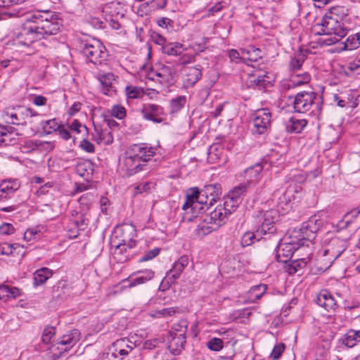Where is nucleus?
I'll list each match as a JSON object with an SVG mask.
<instances>
[{"label":"nucleus","instance_id":"13","mask_svg":"<svg viewBox=\"0 0 360 360\" xmlns=\"http://www.w3.org/2000/svg\"><path fill=\"white\" fill-rule=\"evenodd\" d=\"M141 114L144 119L154 123H161L164 121L162 117L165 115L164 109L162 106L157 104L149 103L144 105L141 109Z\"/></svg>","mask_w":360,"mask_h":360},{"label":"nucleus","instance_id":"11","mask_svg":"<svg viewBox=\"0 0 360 360\" xmlns=\"http://www.w3.org/2000/svg\"><path fill=\"white\" fill-rule=\"evenodd\" d=\"M188 257L183 255L174 263L172 268L167 273L166 277L161 282L160 288H162V290L168 288L170 285L175 283L176 280L180 277L185 267L188 264Z\"/></svg>","mask_w":360,"mask_h":360},{"label":"nucleus","instance_id":"19","mask_svg":"<svg viewBox=\"0 0 360 360\" xmlns=\"http://www.w3.org/2000/svg\"><path fill=\"white\" fill-rule=\"evenodd\" d=\"M307 250V255L305 257L296 258L292 264L289 266L288 272L289 274H295L300 269H303L306 266L307 263L310 260V256L311 255V248L309 244H307L306 247L304 250Z\"/></svg>","mask_w":360,"mask_h":360},{"label":"nucleus","instance_id":"38","mask_svg":"<svg viewBox=\"0 0 360 360\" xmlns=\"http://www.w3.org/2000/svg\"><path fill=\"white\" fill-rule=\"evenodd\" d=\"M332 256H329L325 253L323 250V255H320L317 259V266L319 270L323 271L327 270L334 262L335 259H330Z\"/></svg>","mask_w":360,"mask_h":360},{"label":"nucleus","instance_id":"44","mask_svg":"<svg viewBox=\"0 0 360 360\" xmlns=\"http://www.w3.org/2000/svg\"><path fill=\"white\" fill-rule=\"evenodd\" d=\"M0 292L2 295L12 298H16L20 295V290L16 287H10L8 285H0Z\"/></svg>","mask_w":360,"mask_h":360},{"label":"nucleus","instance_id":"9","mask_svg":"<svg viewBox=\"0 0 360 360\" xmlns=\"http://www.w3.org/2000/svg\"><path fill=\"white\" fill-rule=\"evenodd\" d=\"M37 115L38 114L33 109L21 105L7 108L4 111L7 122L16 125H25L28 117Z\"/></svg>","mask_w":360,"mask_h":360},{"label":"nucleus","instance_id":"26","mask_svg":"<svg viewBox=\"0 0 360 360\" xmlns=\"http://www.w3.org/2000/svg\"><path fill=\"white\" fill-rule=\"evenodd\" d=\"M185 72L184 83L187 86L194 85L202 77L201 70L195 67H188Z\"/></svg>","mask_w":360,"mask_h":360},{"label":"nucleus","instance_id":"31","mask_svg":"<svg viewBox=\"0 0 360 360\" xmlns=\"http://www.w3.org/2000/svg\"><path fill=\"white\" fill-rule=\"evenodd\" d=\"M360 342V330H349L344 335L342 343L348 347H353Z\"/></svg>","mask_w":360,"mask_h":360},{"label":"nucleus","instance_id":"32","mask_svg":"<svg viewBox=\"0 0 360 360\" xmlns=\"http://www.w3.org/2000/svg\"><path fill=\"white\" fill-rule=\"evenodd\" d=\"M250 186V182H247L245 184H240L238 186L234 187L231 191H229L228 196L231 198V199H233L239 202H240V198L243 195L248 192Z\"/></svg>","mask_w":360,"mask_h":360},{"label":"nucleus","instance_id":"28","mask_svg":"<svg viewBox=\"0 0 360 360\" xmlns=\"http://www.w3.org/2000/svg\"><path fill=\"white\" fill-rule=\"evenodd\" d=\"M52 275L53 271L46 267L37 270L33 275L34 285L39 286L43 285Z\"/></svg>","mask_w":360,"mask_h":360},{"label":"nucleus","instance_id":"41","mask_svg":"<svg viewBox=\"0 0 360 360\" xmlns=\"http://www.w3.org/2000/svg\"><path fill=\"white\" fill-rule=\"evenodd\" d=\"M68 127L72 131L76 132L78 134H82L84 136H87L89 134V129L78 120H74Z\"/></svg>","mask_w":360,"mask_h":360},{"label":"nucleus","instance_id":"37","mask_svg":"<svg viewBox=\"0 0 360 360\" xmlns=\"http://www.w3.org/2000/svg\"><path fill=\"white\" fill-rule=\"evenodd\" d=\"M262 238V235H257V229L255 232L248 231L241 238L240 243L243 247L249 246L253 244L255 240L259 241Z\"/></svg>","mask_w":360,"mask_h":360},{"label":"nucleus","instance_id":"17","mask_svg":"<svg viewBox=\"0 0 360 360\" xmlns=\"http://www.w3.org/2000/svg\"><path fill=\"white\" fill-rule=\"evenodd\" d=\"M129 151H130L131 154L134 156L136 159H138V161L141 163L147 162L155 154V152L151 147L148 148L144 144H134Z\"/></svg>","mask_w":360,"mask_h":360},{"label":"nucleus","instance_id":"40","mask_svg":"<svg viewBox=\"0 0 360 360\" xmlns=\"http://www.w3.org/2000/svg\"><path fill=\"white\" fill-rule=\"evenodd\" d=\"M360 46V32L350 35L345 43V49L347 50H354Z\"/></svg>","mask_w":360,"mask_h":360},{"label":"nucleus","instance_id":"60","mask_svg":"<svg viewBox=\"0 0 360 360\" xmlns=\"http://www.w3.org/2000/svg\"><path fill=\"white\" fill-rule=\"evenodd\" d=\"M15 229L11 224L4 223L0 226V234L11 235L13 233Z\"/></svg>","mask_w":360,"mask_h":360},{"label":"nucleus","instance_id":"53","mask_svg":"<svg viewBox=\"0 0 360 360\" xmlns=\"http://www.w3.org/2000/svg\"><path fill=\"white\" fill-rule=\"evenodd\" d=\"M112 116L122 120L126 116V110L121 105H115L111 110Z\"/></svg>","mask_w":360,"mask_h":360},{"label":"nucleus","instance_id":"34","mask_svg":"<svg viewBox=\"0 0 360 360\" xmlns=\"http://www.w3.org/2000/svg\"><path fill=\"white\" fill-rule=\"evenodd\" d=\"M311 79L310 75L305 72L302 74H297L292 75L289 81L288 86L291 87H295L301 86L304 84L309 82Z\"/></svg>","mask_w":360,"mask_h":360},{"label":"nucleus","instance_id":"39","mask_svg":"<svg viewBox=\"0 0 360 360\" xmlns=\"http://www.w3.org/2000/svg\"><path fill=\"white\" fill-rule=\"evenodd\" d=\"M188 328V322L186 320H180L178 323H175L172 327V330L170 331L171 334L186 337Z\"/></svg>","mask_w":360,"mask_h":360},{"label":"nucleus","instance_id":"33","mask_svg":"<svg viewBox=\"0 0 360 360\" xmlns=\"http://www.w3.org/2000/svg\"><path fill=\"white\" fill-rule=\"evenodd\" d=\"M267 289L266 285L260 284L252 286L248 292V297L252 302H256L266 292Z\"/></svg>","mask_w":360,"mask_h":360},{"label":"nucleus","instance_id":"45","mask_svg":"<svg viewBox=\"0 0 360 360\" xmlns=\"http://www.w3.org/2000/svg\"><path fill=\"white\" fill-rule=\"evenodd\" d=\"M41 124L44 131L47 134H50L53 131H57L59 127L60 126V124L58 123L56 119L43 121L41 122Z\"/></svg>","mask_w":360,"mask_h":360},{"label":"nucleus","instance_id":"47","mask_svg":"<svg viewBox=\"0 0 360 360\" xmlns=\"http://www.w3.org/2000/svg\"><path fill=\"white\" fill-rule=\"evenodd\" d=\"M243 54H248V57L246 58L250 61H257L258 58H261L262 57L259 56L261 50L259 49L255 48L254 46L250 47L249 49H242Z\"/></svg>","mask_w":360,"mask_h":360},{"label":"nucleus","instance_id":"8","mask_svg":"<svg viewBox=\"0 0 360 360\" xmlns=\"http://www.w3.org/2000/svg\"><path fill=\"white\" fill-rule=\"evenodd\" d=\"M135 347V343L128 338L117 340L109 348V352L103 355L101 360H122Z\"/></svg>","mask_w":360,"mask_h":360},{"label":"nucleus","instance_id":"42","mask_svg":"<svg viewBox=\"0 0 360 360\" xmlns=\"http://www.w3.org/2000/svg\"><path fill=\"white\" fill-rule=\"evenodd\" d=\"M186 103V97L185 96H179L173 98L170 101L171 112L175 113L179 112L184 107Z\"/></svg>","mask_w":360,"mask_h":360},{"label":"nucleus","instance_id":"23","mask_svg":"<svg viewBox=\"0 0 360 360\" xmlns=\"http://www.w3.org/2000/svg\"><path fill=\"white\" fill-rule=\"evenodd\" d=\"M124 165L127 170L129 172L130 175L143 170V167L146 166L145 163H141L138 161V159H136L129 150L127 152V157L124 159Z\"/></svg>","mask_w":360,"mask_h":360},{"label":"nucleus","instance_id":"1","mask_svg":"<svg viewBox=\"0 0 360 360\" xmlns=\"http://www.w3.org/2000/svg\"><path fill=\"white\" fill-rule=\"evenodd\" d=\"M321 220L310 218L302 224L298 230H293L289 237L279 243L276 248V259L278 262L285 263L294 255L300 256V252L307 244L311 243L321 226Z\"/></svg>","mask_w":360,"mask_h":360},{"label":"nucleus","instance_id":"7","mask_svg":"<svg viewBox=\"0 0 360 360\" xmlns=\"http://www.w3.org/2000/svg\"><path fill=\"white\" fill-rule=\"evenodd\" d=\"M259 226L257 229V235H271L276 232V222L279 219L278 210L272 209L265 212H260L257 216Z\"/></svg>","mask_w":360,"mask_h":360},{"label":"nucleus","instance_id":"62","mask_svg":"<svg viewBox=\"0 0 360 360\" xmlns=\"http://www.w3.org/2000/svg\"><path fill=\"white\" fill-rule=\"evenodd\" d=\"M94 195L91 193H87L82 195L78 201L81 205H88L94 200Z\"/></svg>","mask_w":360,"mask_h":360},{"label":"nucleus","instance_id":"12","mask_svg":"<svg viewBox=\"0 0 360 360\" xmlns=\"http://www.w3.org/2000/svg\"><path fill=\"white\" fill-rule=\"evenodd\" d=\"M271 112L267 108L257 110L252 120V132L257 134H265L271 124Z\"/></svg>","mask_w":360,"mask_h":360},{"label":"nucleus","instance_id":"5","mask_svg":"<svg viewBox=\"0 0 360 360\" xmlns=\"http://www.w3.org/2000/svg\"><path fill=\"white\" fill-rule=\"evenodd\" d=\"M77 48L88 61L95 65H101L107 60V50L98 39H80L77 42Z\"/></svg>","mask_w":360,"mask_h":360},{"label":"nucleus","instance_id":"61","mask_svg":"<svg viewBox=\"0 0 360 360\" xmlns=\"http://www.w3.org/2000/svg\"><path fill=\"white\" fill-rule=\"evenodd\" d=\"M345 310L352 312L354 310H358V313L354 314L355 317L360 316V302H353L352 303H347L345 307Z\"/></svg>","mask_w":360,"mask_h":360},{"label":"nucleus","instance_id":"43","mask_svg":"<svg viewBox=\"0 0 360 360\" xmlns=\"http://www.w3.org/2000/svg\"><path fill=\"white\" fill-rule=\"evenodd\" d=\"M125 94L129 98L136 99L143 96L144 91L141 87L130 85L125 88Z\"/></svg>","mask_w":360,"mask_h":360},{"label":"nucleus","instance_id":"20","mask_svg":"<svg viewBox=\"0 0 360 360\" xmlns=\"http://www.w3.org/2000/svg\"><path fill=\"white\" fill-rule=\"evenodd\" d=\"M308 122L305 119H297L295 117L285 122V130L288 133H300L307 126Z\"/></svg>","mask_w":360,"mask_h":360},{"label":"nucleus","instance_id":"29","mask_svg":"<svg viewBox=\"0 0 360 360\" xmlns=\"http://www.w3.org/2000/svg\"><path fill=\"white\" fill-rule=\"evenodd\" d=\"M292 190L290 188L286 189L285 191L278 189L275 191L272 195L274 200L277 199V203L278 206L283 208V205H287L292 199V195L291 193Z\"/></svg>","mask_w":360,"mask_h":360},{"label":"nucleus","instance_id":"49","mask_svg":"<svg viewBox=\"0 0 360 360\" xmlns=\"http://www.w3.org/2000/svg\"><path fill=\"white\" fill-rule=\"evenodd\" d=\"M285 348V345L283 342L276 345L270 354L269 358L272 360H278L284 352Z\"/></svg>","mask_w":360,"mask_h":360},{"label":"nucleus","instance_id":"50","mask_svg":"<svg viewBox=\"0 0 360 360\" xmlns=\"http://www.w3.org/2000/svg\"><path fill=\"white\" fill-rule=\"evenodd\" d=\"M155 186V184L150 181H145L137 185L134 188L135 194H140L143 192H148Z\"/></svg>","mask_w":360,"mask_h":360},{"label":"nucleus","instance_id":"10","mask_svg":"<svg viewBox=\"0 0 360 360\" xmlns=\"http://www.w3.org/2000/svg\"><path fill=\"white\" fill-rule=\"evenodd\" d=\"M115 238L112 243H123L127 245L130 250L136 246V242L134 238L136 235V230L134 226L129 224H124L116 226L114 231Z\"/></svg>","mask_w":360,"mask_h":360},{"label":"nucleus","instance_id":"57","mask_svg":"<svg viewBox=\"0 0 360 360\" xmlns=\"http://www.w3.org/2000/svg\"><path fill=\"white\" fill-rule=\"evenodd\" d=\"M18 244H9L7 243L0 244V254L9 255L13 253V249H15V247L18 246Z\"/></svg>","mask_w":360,"mask_h":360},{"label":"nucleus","instance_id":"2","mask_svg":"<svg viewBox=\"0 0 360 360\" xmlns=\"http://www.w3.org/2000/svg\"><path fill=\"white\" fill-rule=\"evenodd\" d=\"M60 27L58 15L50 11H37L27 19L21 36L27 35L29 43L56 34Z\"/></svg>","mask_w":360,"mask_h":360},{"label":"nucleus","instance_id":"24","mask_svg":"<svg viewBox=\"0 0 360 360\" xmlns=\"http://www.w3.org/2000/svg\"><path fill=\"white\" fill-rule=\"evenodd\" d=\"M20 188L17 180L4 181L0 184V200L6 199Z\"/></svg>","mask_w":360,"mask_h":360},{"label":"nucleus","instance_id":"22","mask_svg":"<svg viewBox=\"0 0 360 360\" xmlns=\"http://www.w3.org/2000/svg\"><path fill=\"white\" fill-rule=\"evenodd\" d=\"M186 337L170 333L168 338V349L174 355L179 354L184 347Z\"/></svg>","mask_w":360,"mask_h":360},{"label":"nucleus","instance_id":"18","mask_svg":"<svg viewBox=\"0 0 360 360\" xmlns=\"http://www.w3.org/2000/svg\"><path fill=\"white\" fill-rule=\"evenodd\" d=\"M80 333L78 330L74 329L68 334L64 335L57 340V345L65 346L64 351L67 352L71 349L79 340ZM63 349V348H61Z\"/></svg>","mask_w":360,"mask_h":360},{"label":"nucleus","instance_id":"30","mask_svg":"<svg viewBox=\"0 0 360 360\" xmlns=\"http://www.w3.org/2000/svg\"><path fill=\"white\" fill-rule=\"evenodd\" d=\"M214 202H216L221 194V187L218 184L206 185L201 189Z\"/></svg>","mask_w":360,"mask_h":360},{"label":"nucleus","instance_id":"6","mask_svg":"<svg viewBox=\"0 0 360 360\" xmlns=\"http://www.w3.org/2000/svg\"><path fill=\"white\" fill-rule=\"evenodd\" d=\"M295 112L314 115L318 118L322 111V101L317 98V94L314 91H301L297 93L292 103Z\"/></svg>","mask_w":360,"mask_h":360},{"label":"nucleus","instance_id":"55","mask_svg":"<svg viewBox=\"0 0 360 360\" xmlns=\"http://www.w3.org/2000/svg\"><path fill=\"white\" fill-rule=\"evenodd\" d=\"M160 252V249L155 248L153 250H150L146 252L141 258L139 259V262H145L149 260L153 259L155 257H157Z\"/></svg>","mask_w":360,"mask_h":360},{"label":"nucleus","instance_id":"51","mask_svg":"<svg viewBox=\"0 0 360 360\" xmlns=\"http://www.w3.org/2000/svg\"><path fill=\"white\" fill-rule=\"evenodd\" d=\"M224 342L220 338H213L207 342V347L212 351L219 352L223 348Z\"/></svg>","mask_w":360,"mask_h":360},{"label":"nucleus","instance_id":"63","mask_svg":"<svg viewBox=\"0 0 360 360\" xmlns=\"http://www.w3.org/2000/svg\"><path fill=\"white\" fill-rule=\"evenodd\" d=\"M58 134L64 140H69L71 138V134L70 132L69 127L66 128L64 125L60 124L58 129L57 130Z\"/></svg>","mask_w":360,"mask_h":360},{"label":"nucleus","instance_id":"36","mask_svg":"<svg viewBox=\"0 0 360 360\" xmlns=\"http://www.w3.org/2000/svg\"><path fill=\"white\" fill-rule=\"evenodd\" d=\"M164 53L168 56H179L183 52V45L180 43H169L162 47Z\"/></svg>","mask_w":360,"mask_h":360},{"label":"nucleus","instance_id":"56","mask_svg":"<svg viewBox=\"0 0 360 360\" xmlns=\"http://www.w3.org/2000/svg\"><path fill=\"white\" fill-rule=\"evenodd\" d=\"M79 147L84 151L86 153H94L95 147L94 145L91 143L87 139L86 136H84L82 141H80L79 144Z\"/></svg>","mask_w":360,"mask_h":360},{"label":"nucleus","instance_id":"35","mask_svg":"<svg viewBox=\"0 0 360 360\" xmlns=\"http://www.w3.org/2000/svg\"><path fill=\"white\" fill-rule=\"evenodd\" d=\"M307 56L302 51L295 53L290 60L289 65L290 70L293 72L300 70Z\"/></svg>","mask_w":360,"mask_h":360},{"label":"nucleus","instance_id":"46","mask_svg":"<svg viewBox=\"0 0 360 360\" xmlns=\"http://www.w3.org/2000/svg\"><path fill=\"white\" fill-rule=\"evenodd\" d=\"M56 335V328L51 326H47L43 330L41 335V342L44 345H49L51 340Z\"/></svg>","mask_w":360,"mask_h":360},{"label":"nucleus","instance_id":"59","mask_svg":"<svg viewBox=\"0 0 360 360\" xmlns=\"http://www.w3.org/2000/svg\"><path fill=\"white\" fill-rule=\"evenodd\" d=\"M113 77V75L108 73L101 76L99 79L103 87H106V91H109V88L111 87V79Z\"/></svg>","mask_w":360,"mask_h":360},{"label":"nucleus","instance_id":"58","mask_svg":"<svg viewBox=\"0 0 360 360\" xmlns=\"http://www.w3.org/2000/svg\"><path fill=\"white\" fill-rule=\"evenodd\" d=\"M70 224L74 226L76 229L84 231L88 226L89 220L84 216H82L79 220H76Z\"/></svg>","mask_w":360,"mask_h":360},{"label":"nucleus","instance_id":"16","mask_svg":"<svg viewBox=\"0 0 360 360\" xmlns=\"http://www.w3.org/2000/svg\"><path fill=\"white\" fill-rule=\"evenodd\" d=\"M316 302L328 312L334 311L337 307L336 300L327 290H323L317 295Z\"/></svg>","mask_w":360,"mask_h":360},{"label":"nucleus","instance_id":"25","mask_svg":"<svg viewBox=\"0 0 360 360\" xmlns=\"http://www.w3.org/2000/svg\"><path fill=\"white\" fill-rule=\"evenodd\" d=\"M136 274L138 276L130 281L129 284V288L143 284L151 280L154 277L155 272L151 269H144L137 271Z\"/></svg>","mask_w":360,"mask_h":360},{"label":"nucleus","instance_id":"64","mask_svg":"<svg viewBox=\"0 0 360 360\" xmlns=\"http://www.w3.org/2000/svg\"><path fill=\"white\" fill-rule=\"evenodd\" d=\"M150 39L153 42L158 45L162 46V47L165 45L166 39L158 33H153L150 36Z\"/></svg>","mask_w":360,"mask_h":360},{"label":"nucleus","instance_id":"52","mask_svg":"<svg viewBox=\"0 0 360 360\" xmlns=\"http://www.w3.org/2000/svg\"><path fill=\"white\" fill-rule=\"evenodd\" d=\"M228 55L231 62L236 63H245L246 58L245 56H240L239 52L236 49H230L228 51Z\"/></svg>","mask_w":360,"mask_h":360},{"label":"nucleus","instance_id":"14","mask_svg":"<svg viewBox=\"0 0 360 360\" xmlns=\"http://www.w3.org/2000/svg\"><path fill=\"white\" fill-rule=\"evenodd\" d=\"M188 216L193 220L198 222L195 233L200 237L206 236L217 229V226H215L210 220H207V215L199 217L198 214H190Z\"/></svg>","mask_w":360,"mask_h":360},{"label":"nucleus","instance_id":"15","mask_svg":"<svg viewBox=\"0 0 360 360\" xmlns=\"http://www.w3.org/2000/svg\"><path fill=\"white\" fill-rule=\"evenodd\" d=\"M347 249V241L339 238H333L325 248V253L332 256L330 259H337Z\"/></svg>","mask_w":360,"mask_h":360},{"label":"nucleus","instance_id":"4","mask_svg":"<svg viewBox=\"0 0 360 360\" xmlns=\"http://www.w3.org/2000/svg\"><path fill=\"white\" fill-rule=\"evenodd\" d=\"M214 203L203 193V191L199 190L198 187L189 188L186 195V200L182 206V209L185 211L184 219L188 221H193V219L188 216L190 214L202 213Z\"/></svg>","mask_w":360,"mask_h":360},{"label":"nucleus","instance_id":"3","mask_svg":"<svg viewBox=\"0 0 360 360\" xmlns=\"http://www.w3.org/2000/svg\"><path fill=\"white\" fill-rule=\"evenodd\" d=\"M336 9L333 8L330 15L326 14L320 22L315 23L311 28V32L315 35L330 36L323 41L327 46L335 44L347 35V30L343 27V23L338 20L337 15L333 16V14H336Z\"/></svg>","mask_w":360,"mask_h":360},{"label":"nucleus","instance_id":"27","mask_svg":"<svg viewBox=\"0 0 360 360\" xmlns=\"http://www.w3.org/2000/svg\"><path fill=\"white\" fill-rule=\"evenodd\" d=\"M115 247V250L113 252V257L117 260V262L124 263L129 259L130 254L127 252V245H123V243H112Z\"/></svg>","mask_w":360,"mask_h":360},{"label":"nucleus","instance_id":"48","mask_svg":"<svg viewBox=\"0 0 360 360\" xmlns=\"http://www.w3.org/2000/svg\"><path fill=\"white\" fill-rule=\"evenodd\" d=\"M95 130L97 132L99 140L101 141H103L105 144H110L113 141V136L110 131H106V130L98 129L96 127H95Z\"/></svg>","mask_w":360,"mask_h":360},{"label":"nucleus","instance_id":"21","mask_svg":"<svg viewBox=\"0 0 360 360\" xmlns=\"http://www.w3.org/2000/svg\"><path fill=\"white\" fill-rule=\"evenodd\" d=\"M228 216H229V212L226 211V208L219 205L207 215V220H210L215 226H217L218 229L224 223Z\"/></svg>","mask_w":360,"mask_h":360},{"label":"nucleus","instance_id":"54","mask_svg":"<svg viewBox=\"0 0 360 360\" xmlns=\"http://www.w3.org/2000/svg\"><path fill=\"white\" fill-rule=\"evenodd\" d=\"M239 203V202L234 200L233 199H231V198L228 196L224 203V205L221 207L223 208H226V211L229 212V214L230 215L238 206Z\"/></svg>","mask_w":360,"mask_h":360}]
</instances>
